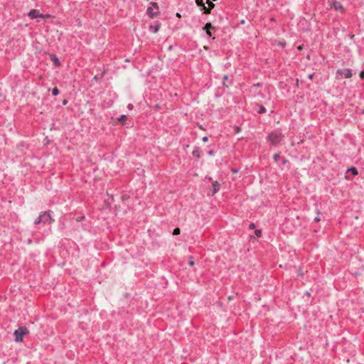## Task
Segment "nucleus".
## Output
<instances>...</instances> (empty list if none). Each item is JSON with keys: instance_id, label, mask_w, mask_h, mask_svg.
I'll list each match as a JSON object with an SVG mask.
<instances>
[{"instance_id": "nucleus-1", "label": "nucleus", "mask_w": 364, "mask_h": 364, "mask_svg": "<svg viewBox=\"0 0 364 364\" xmlns=\"http://www.w3.org/2000/svg\"><path fill=\"white\" fill-rule=\"evenodd\" d=\"M53 219L50 212H44L40 215L34 221L35 224H50Z\"/></svg>"}, {"instance_id": "nucleus-2", "label": "nucleus", "mask_w": 364, "mask_h": 364, "mask_svg": "<svg viewBox=\"0 0 364 364\" xmlns=\"http://www.w3.org/2000/svg\"><path fill=\"white\" fill-rule=\"evenodd\" d=\"M282 139V134L281 132L276 131L271 132L268 136V140L272 144H277L281 141Z\"/></svg>"}, {"instance_id": "nucleus-3", "label": "nucleus", "mask_w": 364, "mask_h": 364, "mask_svg": "<svg viewBox=\"0 0 364 364\" xmlns=\"http://www.w3.org/2000/svg\"><path fill=\"white\" fill-rule=\"evenodd\" d=\"M15 341H23V326H19L17 330L14 331Z\"/></svg>"}, {"instance_id": "nucleus-4", "label": "nucleus", "mask_w": 364, "mask_h": 364, "mask_svg": "<svg viewBox=\"0 0 364 364\" xmlns=\"http://www.w3.org/2000/svg\"><path fill=\"white\" fill-rule=\"evenodd\" d=\"M337 74L341 76H344L346 78H350L352 77V73L350 69L338 70Z\"/></svg>"}, {"instance_id": "nucleus-5", "label": "nucleus", "mask_w": 364, "mask_h": 364, "mask_svg": "<svg viewBox=\"0 0 364 364\" xmlns=\"http://www.w3.org/2000/svg\"><path fill=\"white\" fill-rule=\"evenodd\" d=\"M151 6H150V7H149V8H148V9H147V14L149 15V16H150L151 18H154V16H156V13L154 11V8H155L156 10H158V8H159V7H158V5H157V4H156V3H152V4H151Z\"/></svg>"}, {"instance_id": "nucleus-6", "label": "nucleus", "mask_w": 364, "mask_h": 364, "mask_svg": "<svg viewBox=\"0 0 364 364\" xmlns=\"http://www.w3.org/2000/svg\"><path fill=\"white\" fill-rule=\"evenodd\" d=\"M331 8L334 9L337 11L343 12V7L338 1H333L331 3Z\"/></svg>"}, {"instance_id": "nucleus-7", "label": "nucleus", "mask_w": 364, "mask_h": 364, "mask_svg": "<svg viewBox=\"0 0 364 364\" xmlns=\"http://www.w3.org/2000/svg\"><path fill=\"white\" fill-rule=\"evenodd\" d=\"M220 184L216 181H213L212 183V187L210 188L211 194L213 196L215 195L220 190Z\"/></svg>"}, {"instance_id": "nucleus-8", "label": "nucleus", "mask_w": 364, "mask_h": 364, "mask_svg": "<svg viewBox=\"0 0 364 364\" xmlns=\"http://www.w3.org/2000/svg\"><path fill=\"white\" fill-rule=\"evenodd\" d=\"M206 4H208V6H204V14H210V11L214 8L215 4L210 0H206Z\"/></svg>"}, {"instance_id": "nucleus-9", "label": "nucleus", "mask_w": 364, "mask_h": 364, "mask_svg": "<svg viewBox=\"0 0 364 364\" xmlns=\"http://www.w3.org/2000/svg\"><path fill=\"white\" fill-rule=\"evenodd\" d=\"M28 16L33 19L37 17H41L42 15L40 14V11L38 10L33 9L28 13Z\"/></svg>"}, {"instance_id": "nucleus-10", "label": "nucleus", "mask_w": 364, "mask_h": 364, "mask_svg": "<svg viewBox=\"0 0 364 364\" xmlns=\"http://www.w3.org/2000/svg\"><path fill=\"white\" fill-rule=\"evenodd\" d=\"M159 28H160V24L158 23L154 25L149 26V30L154 33H158Z\"/></svg>"}, {"instance_id": "nucleus-11", "label": "nucleus", "mask_w": 364, "mask_h": 364, "mask_svg": "<svg viewBox=\"0 0 364 364\" xmlns=\"http://www.w3.org/2000/svg\"><path fill=\"white\" fill-rule=\"evenodd\" d=\"M213 28V26L211 23H207L204 26V30L206 31L207 35L210 37L212 36V33L210 31V28Z\"/></svg>"}, {"instance_id": "nucleus-12", "label": "nucleus", "mask_w": 364, "mask_h": 364, "mask_svg": "<svg viewBox=\"0 0 364 364\" xmlns=\"http://www.w3.org/2000/svg\"><path fill=\"white\" fill-rule=\"evenodd\" d=\"M50 60H52V62L53 63V64L55 65H56V66L60 65V61H59L58 58L55 55H51L50 56Z\"/></svg>"}, {"instance_id": "nucleus-13", "label": "nucleus", "mask_w": 364, "mask_h": 364, "mask_svg": "<svg viewBox=\"0 0 364 364\" xmlns=\"http://www.w3.org/2000/svg\"><path fill=\"white\" fill-rule=\"evenodd\" d=\"M196 3L197 6L202 7L203 10L204 11V6H205L203 0H196Z\"/></svg>"}, {"instance_id": "nucleus-14", "label": "nucleus", "mask_w": 364, "mask_h": 364, "mask_svg": "<svg viewBox=\"0 0 364 364\" xmlns=\"http://www.w3.org/2000/svg\"><path fill=\"white\" fill-rule=\"evenodd\" d=\"M127 119V116L123 114V115L120 116V117H119L117 119V120L123 124H124Z\"/></svg>"}, {"instance_id": "nucleus-15", "label": "nucleus", "mask_w": 364, "mask_h": 364, "mask_svg": "<svg viewBox=\"0 0 364 364\" xmlns=\"http://www.w3.org/2000/svg\"><path fill=\"white\" fill-rule=\"evenodd\" d=\"M348 171L351 172L354 176H357L358 174V170L355 167H351Z\"/></svg>"}, {"instance_id": "nucleus-16", "label": "nucleus", "mask_w": 364, "mask_h": 364, "mask_svg": "<svg viewBox=\"0 0 364 364\" xmlns=\"http://www.w3.org/2000/svg\"><path fill=\"white\" fill-rule=\"evenodd\" d=\"M265 112H266V109L264 108V107L262 105H259V109L258 112L260 114H262V113H264Z\"/></svg>"}, {"instance_id": "nucleus-17", "label": "nucleus", "mask_w": 364, "mask_h": 364, "mask_svg": "<svg viewBox=\"0 0 364 364\" xmlns=\"http://www.w3.org/2000/svg\"><path fill=\"white\" fill-rule=\"evenodd\" d=\"M52 93L54 96H56L59 94V90L57 87H54L52 90Z\"/></svg>"}, {"instance_id": "nucleus-18", "label": "nucleus", "mask_w": 364, "mask_h": 364, "mask_svg": "<svg viewBox=\"0 0 364 364\" xmlns=\"http://www.w3.org/2000/svg\"><path fill=\"white\" fill-rule=\"evenodd\" d=\"M180 232H181V230H180V228H175V229L173 230V235H179V234H180Z\"/></svg>"}, {"instance_id": "nucleus-19", "label": "nucleus", "mask_w": 364, "mask_h": 364, "mask_svg": "<svg viewBox=\"0 0 364 364\" xmlns=\"http://www.w3.org/2000/svg\"><path fill=\"white\" fill-rule=\"evenodd\" d=\"M255 234L256 235V236H257V237H261V235H262V231H261V230H256L255 231Z\"/></svg>"}, {"instance_id": "nucleus-20", "label": "nucleus", "mask_w": 364, "mask_h": 364, "mask_svg": "<svg viewBox=\"0 0 364 364\" xmlns=\"http://www.w3.org/2000/svg\"><path fill=\"white\" fill-rule=\"evenodd\" d=\"M279 159V155L278 154H275L274 155V160L275 162H277Z\"/></svg>"}, {"instance_id": "nucleus-21", "label": "nucleus", "mask_w": 364, "mask_h": 364, "mask_svg": "<svg viewBox=\"0 0 364 364\" xmlns=\"http://www.w3.org/2000/svg\"><path fill=\"white\" fill-rule=\"evenodd\" d=\"M249 228L250 229H254L255 228V225L254 223H251L250 225H249Z\"/></svg>"}, {"instance_id": "nucleus-22", "label": "nucleus", "mask_w": 364, "mask_h": 364, "mask_svg": "<svg viewBox=\"0 0 364 364\" xmlns=\"http://www.w3.org/2000/svg\"><path fill=\"white\" fill-rule=\"evenodd\" d=\"M202 140H203V142H207L208 141V139L207 136H203Z\"/></svg>"}, {"instance_id": "nucleus-23", "label": "nucleus", "mask_w": 364, "mask_h": 364, "mask_svg": "<svg viewBox=\"0 0 364 364\" xmlns=\"http://www.w3.org/2000/svg\"><path fill=\"white\" fill-rule=\"evenodd\" d=\"M194 264H195V263H194V261L191 259L190 260V262H189V265H190V266H193V265H194Z\"/></svg>"}, {"instance_id": "nucleus-24", "label": "nucleus", "mask_w": 364, "mask_h": 364, "mask_svg": "<svg viewBox=\"0 0 364 364\" xmlns=\"http://www.w3.org/2000/svg\"><path fill=\"white\" fill-rule=\"evenodd\" d=\"M360 78H364V71H361L360 73Z\"/></svg>"}, {"instance_id": "nucleus-25", "label": "nucleus", "mask_w": 364, "mask_h": 364, "mask_svg": "<svg viewBox=\"0 0 364 364\" xmlns=\"http://www.w3.org/2000/svg\"><path fill=\"white\" fill-rule=\"evenodd\" d=\"M228 77L227 75H224V77H223L224 81L228 80ZM223 85H225V82H223Z\"/></svg>"}, {"instance_id": "nucleus-26", "label": "nucleus", "mask_w": 364, "mask_h": 364, "mask_svg": "<svg viewBox=\"0 0 364 364\" xmlns=\"http://www.w3.org/2000/svg\"><path fill=\"white\" fill-rule=\"evenodd\" d=\"M235 131H236L237 133H238V132H240L241 131V129L239 127H237L235 128Z\"/></svg>"}, {"instance_id": "nucleus-27", "label": "nucleus", "mask_w": 364, "mask_h": 364, "mask_svg": "<svg viewBox=\"0 0 364 364\" xmlns=\"http://www.w3.org/2000/svg\"><path fill=\"white\" fill-rule=\"evenodd\" d=\"M23 333H24V336L28 333V330H27V328H26L25 327H24V331H23Z\"/></svg>"}, {"instance_id": "nucleus-28", "label": "nucleus", "mask_w": 364, "mask_h": 364, "mask_svg": "<svg viewBox=\"0 0 364 364\" xmlns=\"http://www.w3.org/2000/svg\"><path fill=\"white\" fill-rule=\"evenodd\" d=\"M313 77H314V75L313 74H311L309 75V80H313Z\"/></svg>"}, {"instance_id": "nucleus-29", "label": "nucleus", "mask_w": 364, "mask_h": 364, "mask_svg": "<svg viewBox=\"0 0 364 364\" xmlns=\"http://www.w3.org/2000/svg\"><path fill=\"white\" fill-rule=\"evenodd\" d=\"M127 107L129 109H132L133 108V105L132 104H129Z\"/></svg>"}, {"instance_id": "nucleus-30", "label": "nucleus", "mask_w": 364, "mask_h": 364, "mask_svg": "<svg viewBox=\"0 0 364 364\" xmlns=\"http://www.w3.org/2000/svg\"><path fill=\"white\" fill-rule=\"evenodd\" d=\"M303 47L304 46L301 45V46H298L297 48H298L299 50H301L303 49Z\"/></svg>"}, {"instance_id": "nucleus-31", "label": "nucleus", "mask_w": 364, "mask_h": 364, "mask_svg": "<svg viewBox=\"0 0 364 364\" xmlns=\"http://www.w3.org/2000/svg\"><path fill=\"white\" fill-rule=\"evenodd\" d=\"M209 154H210V156H213V155L214 154L213 151V150L210 151H209Z\"/></svg>"}, {"instance_id": "nucleus-32", "label": "nucleus", "mask_w": 364, "mask_h": 364, "mask_svg": "<svg viewBox=\"0 0 364 364\" xmlns=\"http://www.w3.org/2000/svg\"><path fill=\"white\" fill-rule=\"evenodd\" d=\"M193 154L194 155L197 156H199V154H198V153H197V151H194L193 152Z\"/></svg>"}, {"instance_id": "nucleus-33", "label": "nucleus", "mask_w": 364, "mask_h": 364, "mask_svg": "<svg viewBox=\"0 0 364 364\" xmlns=\"http://www.w3.org/2000/svg\"><path fill=\"white\" fill-rule=\"evenodd\" d=\"M128 198V196H122V199L123 200H125V199H127Z\"/></svg>"}, {"instance_id": "nucleus-34", "label": "nucleus", "mask_w": 364, "mask_h": 364, "mask_svg": "<svg viewBox=\"0 0 364 364\" xmlns=\"http://www.w3.org/2000/svg\"><path fill=\"white\" fill-rule=\"evenodd\" d=\"M314 220L316 222H319L320 221V218H316Z\"/></svg>"}, {"instance_id": "nucleus-35", "label": "nucleus", "mask_w": 364, "mask_h": 364, "mask_svg": "<svg viewBox=\"0 0 364 364\" xmlns=\"http://www.w3.org/2000/svg\"><path fill=\"white\" fill-rule=\"evenodd\" d=\"M176 16H177V17H178V18H181V14H180L179 13H177V14H176Z\"/></svg>"}, {"instance_id": "nucleus-36", "label": "nucleus", "mask_w": 364, "mask_h": 364, "mask_svg": "<svg viewBox=\"0 0 364 364\" xmlns=\"http://www.w3.org/2000/svg\"><path fill=\"white\" fill-rule=\"evenodd\" d=\"M67 103L66 100L63 101V104L65 105Z\"/></svg>"}]
</instances>
